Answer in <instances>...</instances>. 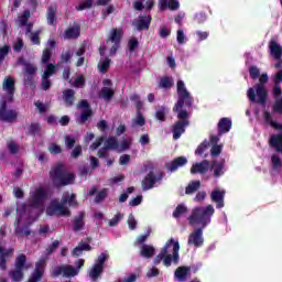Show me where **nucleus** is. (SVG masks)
Returning <instances> with one entry per match:
<instances>
[{"label":"nucleus","mask_w":282,"mask_h":282,"mask_svg":"<svg viewBox=\"0 0 282 282\" xmlns=\"http://www.w3.org/2000/svg\"><path fill=\"white\" fill-rule=\"evenodd\" d=\"M215 215V207L207 205L206 207H195L189 215L188 224L195 228L188 236V246L202 248L204 246V228L210 225V219Z\"/></svg>","instance_id":"nucleus-1"},{"label":"nucleus","mask_w":282,"mask_h":282,"mask_svg":"<svg viewBox=\"0 0 282 282\" xmlns=\"http://www.w3.org/2000/svg\"><path fill=\"white\" fill-rule=\"evenodd\" d=\"M177 139L186 133V128L191 127V107H193V96L186 89L183 80L177 82ZM186 107V109H184Z\"/></svg>","instance_id":"nucleus-2"},{"label":"nucleus","mask_w":282,"mask_h":282,"mask_svg":"<svg viewBox=\"0 0 282 282\" xmlns=\"http://www.w3.org/2000/svg\"><path fill=\"white\" fill-rule=\"evenodd\" d=\"M78 208V200L76 199V194L69 192H64L62 195L61 203L58 200H52L51 205L46 208V215L50 217L61 215V217H72V210L69 208Z\"/></svg>","instance_id":"nucleus-3"},{"label":"nucleus","mask_w":282,"mask_h":282,"mask_svg":"<svg viewBox=\"0 0 282 282\" xmlns=\"http://www.w3.org/2000/svg\"><path fill=\"white\" fill-rule=\"evenodd\" d=\"M50 178L54 188H63V186H69L76 181L74 173L67 172V169L63 163L54 165L50 173Z\"/></svg>","instance_id":"nucleus-4"},{"label":"nucleus","mask_w":282,"mask_h":282,"mask_svg":"<svg viewBox=\"0 0 282 282\" xmlns=\"http://www.w3.org/2000/svg\"><path fill=\"white\" fill-rule=\"evenodd\" d=\"M268 80V73H263L254 88L248 89L247 96L250 102H257L258 105H265L268 102V89L265 88Z\"/></svg>","instance_id":"nucleus-5"},{"label":"nucleus","mask_w":282,"mask_h":282,"mask_svg":"<svg viewBox=\"0 0 282 282\" xmlns=\"http://www.w3.org/2000/svg\"><path fill=\"white\" fill-rule=\"evenodd\" d=\"M166 268H170L171 263H177V241L173 238L170 239L161 252L154 258V265H160L162 263Z\"/></svg>","instance_id":"nucleus-6"},{"label":"nucleus","mask_w":282,"mask_h":282,"mask_svg":"<svg viewBox=\"0 0 282 282\" xmlns=\"http://www.w3.org/2000/svg\"><path fill=\"white\" fill-rule=\"evenodd\" d=\"M263 120L267 124H270L275 131H280L279 134H272L269 139V144L272 149H275L278 153L282 155V123L272 120V113L268 110L263 111Z\"/></svg>","instance_id":"nucleus-7"},{"label":"nucleus","mask_w":282,"mask_h":282,"mask_svg":"<svg viewBox=\"0 0 282 282\" xmlns=\"http://www.w3.org/2000/svg\"><path fill=\"white\" fill-rule=\"evenodd\" d=\"M75 265L76 268H74L72 264L55 267L51 272L52 279H58L61 274L66 279H72V276H78L80 269L85 265V259H78L77 261H75Z\"/></svg>","instance_id":"nucleus-8"},{"label":"nucleus","mask_w":282,"mask_h":282,"mask_svg":"<svg viewBox=\"0 0 282 282\" xmlns=\"http://www.w3.org/2000/svg\"><path fill=\"white\" fill-rule=\"evenodd\" d=\"M8 102L12 101H9L6 97H2L0 100V122L12 124L19 120V111L17 109H9Z\"/></svg>","instance_id":"nucleus-9"},{"label":"nucleus","mask_w":282,"mask_h":282,"mask_svg":"<svg viewBox=\"0 0 282 282\" xmlns=\"http://www.w3.org/2000/svg\"><path fill=\"white\" fill-rule=\"evenodd\" d=\"M122 42V29H112L106 43H112L110 48V56H115L116 52L120 50V43Z\"/></svg>","instance_id":"nucleus-10"},{"label":"nucleus","mask_w":282,"mask_h":282,"mask_svg":"<svg viewBox=\"0 0 282 282\" xmlns=\"http://www.w3.org/2000/svg\"><path fill=\"white\" fill-rule=\"evenodd\" d=\"M77 109H83L79 118L77 119L78 124H85V122L94 116V110H91V106L87 99H82L77 104Z\"/></svg>","instance_id":"nucleus-11"},{"label":"nucleus","mask_w":282,"mask_h":282,"mask_svg":"<svg viewBox=\"0 0 282 282\" xmlns=\"http://www.w3.org/2000/svg\"><path fill=\"white\" fill-rule=\"evenodd\" d=\"M45 199H47V192L40 187L31 195L29 204L32 208H39V206H43Z\"/></svg>","instance_id":"nucleus-12"},{"label":"nucleus","mask_w":282,"mask_h":282,"mask_svg":"<svg viewBox=\"0 0 282 282\" xmlns=\"http://www.w3.org/2000/svg\"><path fill=\"white\" fill-rule=\"evenodd\" d=\"M2 89L7 94V97H4L6 100H8L9 102H13L14 101V91H17L14 78L6 77L2 82Z\"/></svg>","instance_id":"nucleus-13"},{"label":"nucleus","mask_w":282,"mask_h":282,"mask_svg":"<svg viewBox=\"0 0 282 282\" xmlns=\"http://www.w3.org/2000/svg\"><path fill=\"white\" fill-rule=\"evenodd\" d=\"M45 259H40L35 263V269L29 278V282H40L43 279V275L45 274Z\"/></svg>","instance_id":"nucleus-14"},{"label":"nucleus","mask_w":282,"mask_h":282,"mask_svg":"<svg viewBox=\"0 0 282 282\" xmlns=\"http://www.w3.org/2000/svg\"><path fill=\"white\" fill-rule=\"evenodd\" d=\"M151 21H153L151 14H141L133 21L132 25L137 28L138 32H142V30L151 28Z\"/></svg>","instance_id":"nucleus-15"},{"label":"nucleus","mask_w":282,"mask_h":282,"mask_svg":"<svg viewBox=\"0 0 282 282\" xmlns=\"http://www.w3.org/2000/svg\"><path fill=\"white\" fill-rule=\"evenodd\" d=\"M160 180H162V174H160L156 178L155 174L153 172H150L142 181L143 191H151V188L155 186V182H160Z\"/></svg>","instance_id":"nucleus-16"},{"label":"nucleus","mask_w":282,"mask_h":282,"mask_svg":"<svg viewBox=\"0 0 282 282\" xmlns=\"http://www.w3.org/2000/svg\"><path fill=\"white\" fill-rule=\"evenodd\" d=\"M14 254V249L9 248L6 249L0 246V269L1 270H8V259Z\"/></svg>","instance_id":"nucleus-17"},{"label":"nucleus","mask_w":282,"mask_h":282,"mask_svg":"<svg viewBox=\"0 0 282 282\" xmlns=\"http://www.w3.org/2000/svg\"><path fill=\"white\" fill-rule=\"evenodd\" d=\"M226 197V191L214 189L210 193V199L216 204V208H224V198Z\"/></svg>","instance_id":"nucleus-18"},{"label":"nucleus","mask_w":282,"mask_h":282,"mask_svg":"<svg viewBox=\"0 0 282 282\" xmlns=\"http://www.w3.org/2000/svg\"><path fill=\"white\" fill-rule=\"evenodd\" d=\"M21 224V216H19L14 221V232L17 237H30L32 231L30 230V226L25 225L23 227L19 226Z\"/></svg>","instance_id":"nucleus-19"},{"label":"nucleus","mask_w":282,"mask_h":282,"mask_svg":"<svg viewBox=\"0 0 282 282\" xmlns=\"http://www.w3.org/2000/svg\"><path fill=\"white\" fill-rule=\"evenodd\" d=\"M85 217H87V214L85 212H79L78 215L73 218L74 232H80V230L85 228Z\"/></svg>","instance_id":"nucleus-20"},{"label":"nucleus","mask_w":282,"mask_h":282,"mask_svg":"<svg viewBox=\"0 0 282 282\" xmlns=\"http://www.w3.org/2000/svg\"><path fill=\"white\" fill-rule=\"evenodd\" d=\"M62 98L66 107H74V102H76V91L72 88L64 89L62 91Z\"/></svg>","instance_id":"nucleus-21"},{"label":"nucleus","mask_w":282,"mask_h":282,"mask_svg":"<svg viewBox=\"0 0 282 282\" xmlns=\"http://www.w3.org/2000/svg\"><path fill=\"white\" fill-rule=\"evenodd\" d=\"M218 135H224V133L230 132L232 129V120L228 117H224L218 121Z\"/></svg>","instance_id":"nucleus-22"},{"label":"nucleus","mask_w":282,"mask_h":282,"mask_svg":"<svg viewBox=\"0 0 282 282\" xmlns=\"http://www.w3.org/2000/svg\"><path fill=\"white\" fill-rule=\"evenodd\" d=\"M210 166V162L208 160H204L200 163H196L191 167L192 175H196V173H200V175H204Z\"/></svg>","instance_id":"nucleus-23"},{"label":"nucleus","mask_w":282,"mask_h":282,"mask_svg":"<svg viewBox=\"0 0 282 282\" xmlns=\"http://www.w3.org/2000/svg\"><path fill=\"white\" fill-rule=\"evenodd\" d=\"M78 36H80V25L78 24L66 29L64 33V39L66 41L76 40Z\"/></svg>","instance_id":"nucleus-24"},{"label":"nucleus","mask_w":282,"mask_h":282,"mask_svg":"<svg viewBox=\"0 0 282 282\" xmlns=\"http://www.w3.org/2000/svg\"><path fill=\"white\" fill-rule=\"evenodd\" d=\"M269 52L273 58L282 57V46L274 40L269 42Z\"/></svg>","instance_id":"nucleus-25"},{"label":"nucleus","mask_w":282,"mask_h":282,"mask_svg":"<svg viewBox=\"0 0 282 282\" xmlns=\"http://www.w3.org/2000/svg\"><path fill=\"white\" fill-rule=\"evenodd\" d=\"M159 10H177V0H159Z\"/></svg>","instance_id":"nucleus-26"},{"label":"nucleus","mask_w":282,"mask_h":282,"mask_svg":"<svg viewBox=\"0 0 282 282\" xmlns=\"http://www.w3.org/2000/svg\"><path fill=\"white\" fill-rule=\"evenodd\" d=\"M102 272H105V269L102 267H98L97 264H94L90 269L88 276L91 279V281L96 282L100 276L102 275Z\"/></svg>","instance_id":"nucleus-27"},{"label":"nucleus","mask_w":282,"mask_h":282,"mask_svg":"<svg viewBox=\"0 0 282 282\" xmlns=\"http://www.w3.org/2000/svg\"><path fill=\"white\" fill-rule=\"evenodd\" d=\"M153 254H155V247L151 245H142L140 256L143 257V259H151Z\"/></svg>","instance_id":"nucleus-28"},{"label":"nucleus","mask_w":282,"mask_h":282,"mask_svg":"<svg viewBox=\"0 0 282 282\" xmlns=\"http://www.w3.org/2000/svg\"><path fill=\"white\" fill-rule=\"evenodd\" d=\"M224 164H226V161H212V169L214 170V176L215 177H221L224 174Z\"/></svg>","instance_id":"nucleus-29"},{"label":"nucleus","mask_w":282,"mask_h":282,"mask_svg":"<svg viewBox=\"0 0 282 282\" xmlns=\"http://www.w3.org/2000/svg\"><path fill=\"white\" fill-rule=\"evenodd\" d=\"M113 96H116V91L109 87H102L99 91V98H104L107 102L111 101Z\"/></svg>","instance_id":"nucleus-30"},{"label":"nucleus","mask_w":282,"mask_h":282,"mask_svg":"<svg viewBox=\"0 0 282 282\" xmlns=\"http://www.w3.org/2000/svg\"><path fill=\"white\" fill-rule=\"evenodd\" d=\"M25 263H28V257L24 253H20L15 258V268L18 270H28V265Z\"/></svg>","instance_id":"nucleus-31"},{"label":"nucleus","mask_w":282,"mask_h":282,"mask_svg":"<svg viewBox=\"0 0 282 282\" xmlns=\"http://www.w3.org/2000/svg\"><path fill=\"white\" fill-rule=\"evenodd\" d=\"M105 148L108 149V151H116L120 147L118 143V139L116 137H109L104 144Z\"/></svg>","instance_id":"nucleus-32"},{"label":"nucleus","mask_w":282,"mask_h":282,"mask_svg":"<svg viewBox=\"0 0 282 282\" xmlns=\"http://www.w3.org/2000/svg\"><path fill=\"white\" fill-rule=\"evenodd\" d=\"M9 276L13 282H22L24 276L23 269L15 268V270L9 272Z\"/></svg>","instance_id":"nucleus-33"},{"label":"nucleus","mask_w":282,"mask_h":282,"mask_svg":"<svg viewBox=\"0 0 282 282\" xmlns=\"http://www.w3.org/2000/svg\"><path fill=\"white\" fill-rule=\"evenodd\" d=\"M191 274V267H178L177 268V281H186V276Z\"/></svg>","instance_id":"nucleus-34"},{"label":"nucleus","mask_w":282,"mask_h":282,"mask_svg":"<svg viewBox=\"0 0 282 282\" xmlns=\"http://www.w3.org/2000/svg\"><path fill=\"white\" fill-rule=\"evenodd\" d=\"M200 186H202V182L193 181L187 185L185 189L186 195H193V193H196V191H199Z\"/></svg>","instance_id":"nucleus-35"},{"label":"nucleus","mask_w":282,"mask_h":282,"mask_svg":"<svg viewBox=\"0 0 282 282\" xmlns=\"http://www.w3.org/2000/svg\"><path fill=\"white\" fill-rule=\"evenodd\" d=\"M107 261H109V254L107 252H102L97 257L94 264L105 269V263H107Z\"/></svg>","instance_id":"nucleus-36"},{"label":"nucleus","mask_w":282,"mask_h":282,"mask_svg":"<svg viewBox=\"0 0 282 282\" xmlns=\"http://www.w3.org/2000/svg\"><path fill=\"white\" fill-rule=\"evenodd\" d=\"M46 19L48 25H54V21H56V9L54 7H48Z\"/></svg>","instance_id":"nucleus-37"},{"label":"nucleus","mask_w":282,"mask_h":282,"mask_svg":"<svg viewBox=\"0 0 282 282\" xmlns=\"http://www.w3.org/2000/svg\"><path fill=\"white\" fill-rule=\"evenodd\" d=\"M173 85H174L173 77L164 76L160 80V87H162V89H171Z\"/></svg>","instance_id":"nucleus-38"},{"label":"nucleus","mask_w":282,"mask_h":282,"mask_svg":"<svg viewBox=\"0 0 282 282\" xmlns=\"http://www.w3.org/2000/svg\"><path fill=\"white\" fill-rule=\"evenodd\" d=\"M36 72H39V68L32 63L26 64V66L23 68V74L29 76H36Z\"/></svg>","instance_id":"nucleus-39"},{"label":"nucleus","mask_w":282,"mask_h":282,"mask_svg":"<svg viewBox=\"0 0 282 282\" xmlns=\"http://www.w3.org/2000/svg\"><path fill=\"white\" fill-rule=\"evenodd\" d=\"M65 147L68 151H72L76 147V139L73 135L66 134L64 137Z\"/></svg>","instance_id":"nucleus-40"},{"label":"nucleus","mask_w":282,"mask_h":282,"mask_svg":"<svg viewBox=\"0 0 282 282\" xmlns=\"http://www.w3.org/2000/svg\"><path fill=\"white\" fill-rule=\"evenodd\" d=\"M30 10H24L23 14L18 18V21L21 25V28H25L28 25V21L30 20Z\"/></svg>","instance_id":"nucleus-41"},{"label":"nucleus","mask_w":282,"mask_h":282,"mask_svg":"<svg viewBox=\"0 0 282 282\" xmlns=\"http://www.w3.org/2000/svg\"><path fill=\"white\" fill-rule=\"evenodd\" d=\"M271 166L274 171H279L282 167L281 158H279L276 154L271 156Z\"/></svg>","instance_id":"nucleus-42"},{"label":"nucleus","mask_w":282,"mask_h":282,"mask_svg":"<svg viewBox=\"0 0 282 282\" xmlns=\"http://www.w3.org/2000/svg\"><path fill=\"white\" fill-rule=\"evenodd\" d=\"M39 131H41V123L33 122L28 128V135H33L34 137V135H36V133H39Z\"/></svg>","instance_id":"nucleus-43"},{"label":"nucleus","mask_w":282,"mask_h":282,"mask_svg":"<svg viewBox=\"0 0 282 282\" xmlns=\"http://www.w3.org/2000/svg\"><path fill=\"white\" fill-rule=\"evenodd\" d=\"M94 7V0H86L80 2L79 6L76 7L77 12H83V10H89V8Z\"/></svg>","instance_id":"nucleus-44"},{"label":"nucleus","mask_w":282,"mask_h":282,"mask_svg":"<svg viewBox=\"0 0 282 282\" xmlns=\"http://www.w3.org/2000/svg\"><path fill=\"white\" fill-rule=\"evenodd\" d=\"M55 74H56V66L54 64H47L42 76H44L45 78H50L51 76H54Z\"/></svg>","instance_id":"nucleus-45"},{"label":"nucleus","mask_w":282,"mask_h":282,"mask_svg":"<svg viewBox=\"0 0 282 282\" xmlns=\"http://www.w3.org/2000/svg\"><path fill=\"white\" fill-rule=\"evenodd\" d=\"M83 155V145L77 144L70 152V158L73 160H78Z\"/></svg>","instance_id":"nucleus-46"},{"label":"nucleus","mask_w":282,"mask_h":282,"mask_svg":"<svg viewBox=\"0 0 282 282\" xmlns=\"http://www.w3.org/2000/svg\"><path fill=\"white\" fill-rule=\"evenodd\" d=\"M109 195V191L107 188L101 189L95 197V204H100L104 199H107Z\"/></svg>","instance_id":"nucleus-47"},{"label":"nucleus","mask_w":282,"mask_h":282,"mask_svg":"<svg viewBox=\"0 0 282 282\" xmlns=\"http://www.w3.org/2000/svg\"><path fill=\"white\" fill-rule=\"evenodd\" d=\"M123 217H124V215H122L120 213L116 214L115 217L109 220L108 226L110 228L118 226V224H120V221L123 219Z\"/></svg>","instance_id":"nucleus-48"},{"label":"nucleus","mask_w":282,"mask_h":282,"mask_svg":"<svg viewBox=\"0 0 282 282\" xmlns=\"http://www.w3.org/2000/svg\"><path fill=\"white\" fill-rule=\"evenodd\" d=\"M24 87H30V89H34V75H25L23 78Z\"/></svg>","instance_id":"nucleus-49"},{"label":"nucleus","mask_w":282,"mask_h":282,"mask_svg":"<svg viewBox=\"0 0 282 282\" xmlns=\"http://www.w3.org/2000/svg\"><path fill=\"white\" fill-rule=\"evenodd\" d=\"M272 113H282V97L274 100L272 105Z\"/></svg>","instance_id":"nucleus-50"},{"label":"nucleus","mask_w":282,"mask_h":282,"mask_svg":"<svg viewBox=\"0 0 282 282\" xmlns=\"http://www.w3.org/2000/svg\"><path fill=\"white\" fill-rule=\"evenodd\" d=\"M50 58H52V50L50 47H45L42 53V63L47 65V63H50Z\"/></svg>","instance_id":"nucleus-51"},{"label":"nucleus","mask_w":282,"mask_h":282,"mask_svg":"<svg viewBox=\"0 0 282 282\" xmlns=\"http://www.w3.org/2000/svg\"><path fill=\"white\" fill-rule=\"evenodd\" d=\"M48 151L52 155H58L59 153H63V148L56 143H51Z\"/></svg>","instance_id":"nucleus-52"},{"label":"nucleus","mask_w":282,"mask_h":282,"mask_svg":"<svg viewBox=\"0 0 282 282\" xmlns=\"http://www.w3.org/2000/svg\"><path fill=\"white\" fill-rule=\"evenodd\" d=\"M85 76L79 75L75 78V80L73 82V87H76L77 89H82V87L85 86Z\"/></svg>","instance_id":"nucleus-53"},{"label":"nucleus","mask_w":282,"mask_h":282,"mask_svg":"<svg viewBox=\"0 0 282 282\" xmlns=\"http://www.w3.org/2000/svg\"><path fill=\"white\" fill-rule=\"evenodd\" d=\"M261 75V70L257 66H250L249 67V76L252 78V80H257L259 76Z\"/></svg>","instance_id":"nucleus-54"},{"label":"nucleus","mask_w":282,"mask_h":282,"mask_svg":"<svg viewBox=\"0 0 282 282\" xmlns=\"http://www.w3.org/2000/svg\"><path fill=\"white\" fill-rule=\"evenodd\" d=\"M140 45V42H138V37H131L128 42L129 52H135Z\"/></svg>","instance_id":"nucleus-55"},{"label":"nucleus","mask_w":282,"mask_h":282,"mask_svg":"<svg viewBox=\"0 0 282 282\" xmlns=\"http://www.w3.org/2000/svg\"><path fill=\"white\" fill-rule=\"evenodd\" d=\"M272 96L275 98V100L281 98L282 96L281 84H273Z\"/></svg>","instance_id":"nucleus-56"},{"label":"nucleus","mask_w":282,"mask_h":282,"mask_svg":"<svg viewBox=\"0 0 282 282\" xmlns=\"http://www.w3.org/2000/svg\"><path fill=\"white\" fill-rule=\"evenodd\" d=\"M41 87H42L43 91H48V89H51L52 80H50V77L42 76Z\"/></svg>","instance_id":"nucleus-57"},{"label":"nucleus","mask_w":282,"mask_h":282,"mask_svg":"<svg viewBox=\"0 0 282 282\" xmlns=\"http://www.w3.org/2000/svg\"><path fill=\"white\" fill-rule=\"evenodd\" d=\"M31 42L33 45H41V31L31 33Z\"/></svg>","instance_id":"nucleus-58"},{"label":"nucleus","mask_w":282,"mask_h":282,"mask_svg":"<svg viewBox=\"0 0 282 282\" xmlns=\"http://www.w3.org/2000/svg\"><path fill=\"white\" fill-rule=\"evenodd\" d=\"M8 150L12 155H17L19 153V145L14 143V141H9L7 143Z\"/></svg>","instance_id":"nucleus-59"},{"label":"nucleus","mask_w":282,"mask_h":282,"mask_svg":"<svg viewBox=\"0 0 282 282\" xmlns=\"http://www.w3.org/2000/svg\"><path fill=\"white\" fill-rule=\"evenodd\" d=\"M207 15L204 12L196 13L194 15V21L202 25V23H206Z\"/></svg>","instance_id":"nucleus-60"},{"label":"nucleus","mask_w":282,"mask_h":282,"mask_svg":"<svg viewBox=\"0 0 282 282\" xmlns=\"http://www.w3.org/2000/svg\"><path fill=\"white\" fill-rule=\"evenodd\" d=\"M8 54H10V46L4 45L0 48V65L1 63H3V61H6V56H8Z\"/></svg>","instance_id":"nucleus-61"},{"label":"nucleus","mask_w":282,"mask_h":282,"mask_svg":"<svg viewBox=\"0 0 282 282\" xmlns=\"http://www.w3.org/2000/svg\"><path fill=\"white\" fill-rule=\"evenodd\" d=\"M61 246V241L54 240L52 245L46 248V254H53V252Z\"/></svg>","instance_id":"nucleus-62"},{"label":"nucleus","mask_w":282,"mask_h":282,"mask_svg":"<svg viewBox=\"0 0 282 282\" xmlns=\"http://www.w3.org/2000/svg\"><path fill=\"white\" fill-rule=\"evenodd\" d=\"M109 65H111V59L106 57V59L100 64V72H102V74L107 73L109 70Z\"/></svg>","instance_id":"nucleus-63"},{"label":"nucleus","mask_w":282,"mask_h":282,"mask_svg":"<svg viewBox=\"0 0 282 282\" xmlns=\"http://www.w3.org/2000/svg\"><path fill=\"white\" fill-rule=\"evenodd\" d=\"M273 85H281L282 83V69L279 70L273 77H272Z\"/></svg>","instance_id":"nucleus-64"}]
</instances>
